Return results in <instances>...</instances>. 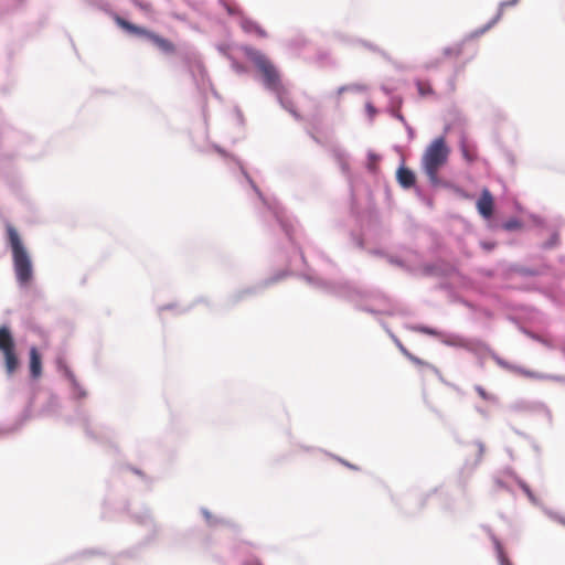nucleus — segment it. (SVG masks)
Instances as JSON below:
<instances>
[{"label": "nucleus", "instance_id": "1", "mask_svg": "<svg viewBox=\"0 0 565 565\" xmlns=\"http://www.w3.org/2000/svg\"><path fill=\"white\" fill-rule=\"evenodd\" d=\"M6 232L8 244L12 253V263L15 278L20 286H28L33 278V265L31 256L24 246L19 232L13 225L7 224Z\"/></svg>", "mask_w": 565, "mask_h": 565}, {"label": "nucleus", "instance_id": "2", "mask_svg": "<svg viewBox=\"0 0 565 565\" xmlns=\"http://www.w3.org/2000/svg\"><path fill=\"white\" fill-rule=\"evenodd\" d=\"M450 149L445 137L434 139L422 157L423 169L433 184L439 183L438 172L447 163Z\"/></svg>", "mask_w": 565, "mask_h": 565}, {"label": "nucleus", "instance_id": "3", "mask_svg": "<svg viewBox=\"0 0 565 565\" xmlns=\"http://www.w3.org/2000/svg\"><path fill=\"white\" fill-rule=\"evenodd\" d=\"M246 57L254 64L262 74L266 88L279 94L284 89L280 74L274 63L260 51L253 47L244 49Z\"/></svg>", "mask_w": 565, "mask_h": 565}, {"label": "nucleus", "instance_id": "4", "mask_svg": "<svg viewBox=\"0 0 565 565\" xmlns=\"http://www.w3.org/2000/svg\"><path fill=\"white\" fill-rule=\"evenodd\" d=\"M116 22L121 29H124L128 33L148 39L164 54L172 55L177 52L175 44L169 39H166L145 28L138 26L119 17L116 19Z\"/></svg>", "mask_w": 565, "mask_h": 565}, {"label": "nucleus", "instance_id": "5", "mask_svg": "<svg viewBox=\"0 0 565 565\" xmlns=\"http://www.w3.org/2000/svg\"><path fill=\"white\" fill-rule=\"evenodd\" d=\"M0 351L3 354L4 369L8 375H12L19 369L20 362L15 352V342L7 326L0 327Z\"/></svg>", "mask_w": 565, "mask_h": 565}, {"label": "nucleus", "instance_id": "6", "mask_svg": "<svg viewBox=\"0 0 565 565\" xmlns=\"http://www.w3.org/2000/svg\"><path fill=\"white\" fill-rule=\"evenodd\" d=\"M494 200L488 189L481 191V195L477 201V210L484 218H490L493 214Z\"/></svg>", "mask_w": 565, "mask_h": 565}, {"label": "nucleus", "instance_id": "7", "mask_svg": "<svg viewBox=\"0 0 565 565\" xmlns=\"http://www.w3.org/2000/svg\"><path fill=\"white\" fill-rule=\"evenodd\" d=\"M30 374L33 380H38L42 375V358L35 347L30 349Z\"/></svg>", "mask_w": 565, "mask_h": 565}, {"label": "nucleus", "instance_id": "8", "mask_svg": "<svg viewBox=\"0 0 565 565\" xmlns=\"http://www.w3.org/2000/svg\"><path fill=\"white\" fill-rule=\"evenodd\" d=\"M241 28L247 33H255L259 38H266L267 32L255 21L244 18L241 21Z\"/></svg>", "mask_w": 565, "mask_h": 565}, {"label": "nucleus", "instance_id": "9", "mask_svg": "<svg viewBox=\"0 0 565 565\" xmlns=\"http://www.w3.org/2000/svg\"><path fill=\"white\" fill-rule=\"evenodd\" d=\"M397 180L403 188H411L415 184L416 178L412 170L401 167L397 170Z\"/></svg>", "mask_w": 565, "mask_h": 565}, {"label": "nucleus", "instance_id": "10", "mask_svg": "<svg viewBox=\"0 0 565 565\" xmlns=\"http://www.w3.org/2000/svg\"><path fill=\"white\" fill-rule=\"evenodd\" d=\"M462 53V45L461 44H455L452 46L445 47L440 52V56L436 60L434 65H437L438 63L445 61V60H451L457 58Z\"/></svg>", "mask_w": 565, "mask_h": 565}, {"label": "nucleus", "instance_id": "11", "mask_svg": "<svg viewBox=\"0 0 565 565\" xmlns=\"http://www.w3.org/2000/svg\"><path fill=\"white\" fill-rule=\"evenodd\" d=\"M460 150H461L463 159L467 162L472 163L473 161L477 160L478 152H477V147L475 145H471L468 141L462 140L460 142Z\"/></svg>", "mask_w": 565, "mask_h": 565}, {"label": "nucleus", "instance_id": "12", "mask_svg": "<svg viewBox=\"0 0 565 565\" xmlns=\"http://www.w3.org/2000/svg\"><path fill=\"white\" fill-rule=\"evenodd\" d=\"M416 86H417V90H418V94L422 96V97H427V96H431L434 95V89L430 85L429 82L427 81H417L416 82Z\"/></svg>", "mask_w": 565, "mask_h": 565}, {"label": "nucleus", "instance_id": "13", "mask_svg": "<svg viewBox=\"0 0 565 565\" xmlns=\"http://www.w3.org/2000/svg\"><path fill=\"white\" fill-rule=\"evenodd\" d=\"M498 552H499L500 565H512V563L509 561V558L503 553L502 547L500 545H498Z\"/></svg>", "mask_w": 565, "mask_h": 565}, {"label": "nucleus", "instance_id": "14", "mask_svg": "<svg viewBox=\"0 0 565 565\" xmlns=\"http://www.w3.org/2000/svg\"><path fill=\"white\" fill-rule=\"evenodd\" d=\"M407 359L412 361L414 364L419 366H426L428 365L425 361L420 360L419 358L413 355L412 353H407Z\"/></svg>", "mask_w": 565, "mask_h": 565}, {"label": "nucleus", "instance_id": "15", "mask_svg": "<svg viewBox=\"0 0 565 565\" xmlns=\"http://www.w3.org/2000/svg\"><path fill=\"white\" fill-rule=\"evenodd\" d=\"M224 7H225L226 11L228 12V14H231V15L241 13V9L237 6H231L228 3H225Z\"/></svg>", "mask_w": 565, "mask_h": 565}, {"label": "nucleus", "instance_id": "16", "mask_svg": "<svg viewBox=\"0 0 565 565\" xmlns=\"http://www.w3.org/2000/svg\"><path fill=\"white\" fill-rule=\"evenodd\" d=\"M417 330L422 333L429 334V335H437L438 332L431 328L428 327H419Z\"/></svg>", "mask_w": 565, "mask_h": 565}, {"label": "nucleus", "instance_id": "17", "mask_svg": "<svg viewBox=\"0 0 565 565\" xmlns=\"http://www.w3.org/2000/svg\"><path fill=\"white\" fill-rule=\"evenodd\" d=\"M286 109L296 118L301 119V116L292 107L286 106Z\"/></svg>", "mask_w": 565, "mask_h": 565}, {"label": "nucleus", "instance_id": "18", "mask_svg": "<svg viewBox=\"0 0 565 565\" xmlns=\"http://www.w3.org/2000/svg\"><path fill=\"white\" fill-rule=\"evenodd\" d=\"M399 349H401L402 353L407 358V353H409L408 350L405 349L403 345H399Z\"/></svg>", "mask_w": 565, "mask_h": 565}, {"label": "nucleus", "instance_id": "19", "mask_svg": "<svg viewBox=\"0 0 565 565\" xmlns=\"http://www.w3.org/2000/svg\"><path fill=\"white\" fill-rule=\"evenodd\" d=\"M367 109H369V111H370L371 114H374V113H375V110H374V108H373V106H372V105H367Z\"/></svg>", "mask_w": 565, "mask_h": 565}]
</instances>
